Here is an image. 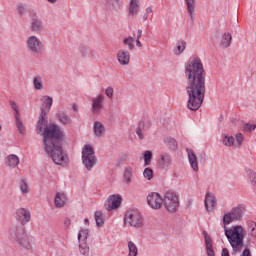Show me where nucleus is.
<instances>
[{"instance_id": "obj_1", "label": "nucleus", "mask_w": 256, "mask_h": 256, "mask_svg": "<svg viewBox=\"0 0 256 256\" xmlns=\"http://www.w3.org/2000/svg\"><path fill=\"white\" fill-rule=\"evenodd\" d=\"M184 74L187 79L186 95H188L187 107L190 111H197L205 101V68L201 58H190L184 64Z\"/></svg>"}, {"instance_id": "obj_2", "label": "nucleus", "mask_w": 256, "mask_h": 256, "mask_svg": "<svg viewBox=\"0 0 256 256\" xmlns=\"http://www.w3.org/2000/svg\"><path fill=\"white\" fill-rule=\"evenodd\" d=\"M64 135L65 132L57 124H49L42 133L45 151L56 165L67 163V154L61 147Z\"/></svg>"}, {"instance_id": "obj_3", "label": "nucleus", "mask_w": 256, "mask_h": 256, "mask_svg": "<svg viewBox=\"0 0 256 256\" xmlns=\"http://www.w3.org/2000/svg\"><path fill=\"white\" fill-rule=\"evenodd\" d=\"M224 233L233 249L232 254L235 255V253H241V250L245 247L243 244L245 239L243 226L237 225L232 228H225Z\"/></svg>"}, {"instance_id": "obj_4", "label": "nucleus", "mask_w": 256, "mask_h": 256, "mask_svg": "<svg viewBox=\"0 0 256 256\" xmlns=\"http://www.w3.org/2000/svg\"><path fill=\"white\" fill-rule=\"evenodd\" d=\"M26 47L33 57H42L45 52V45L37 36H29L26 40Z\"/></svg>"}, {"instance_id": "obj_5", "label": "nucleus", "mask_w": 256, "mask_h": 256, "mask_svg": "<svg viewBox=\"0 0 256 256\" xmlns=\"http://www.w3.org/2000/svg\"><path fill=\"white\" fill-rule=\"evenodd\" d=\"M124 223L139 229V227L144 225L145 220L143 219V214L138 209H129L125 212Z\"/></svg>"}, {"instance_id": "obj_6", "label": "nucleus", "mask_w": 256, "mask_h": 256, "mask_svg": "<svg viewBox=\"0 0 256 256\" xmlns=\"http://www.w3.org/2000/svg\"><path fill=\"white\" fill-rule=\"evenodd\" d=\"M11 237L13 241L20 245V247H23V249H31V238L29 235H27V233H25V230H23L22 228H13L11 230Z\"/></svg>"}, {"instance_id": "obj_7", "label": "nucleus", "mask_w": 256, "mask_h": 256, "mask_svg": "<svg viewBox=\"0 0 256 256\" xmlns=\"http://www.w3.org/2000/svg\"><path fill=\"white\" fill-rule=\"evenodd\" d=\"M82 163L87 171H91V169L97 165L95 150L89 144L85 145L82 149Z\"/></svg>"}, {"instance_id": "obj_8", "label": "nucleus", "mask_w": 256, "mask_h": 256, "mask_svg": "<svg viewBox=\"0 0 256 256\" xmlns=\"http://www.w3.org/2000/svg\"><path fill=\"white\" fill-rule=\"evenodd\" d=\"M162 203L169 213H176L179 209V197L171 190L164 193Z\"/></svg>"}, {"instance_id": "obj_9", "label": "nucleus", "mask_w": 256, "mask_h": 256, "mask_svg": "<svg viewBox=\"0 0 256 256\" xmlns=\"http://www.w3.org/2000/svg\"><path fill=\"white\" fill-rule=\"evenodd\" d=\"M244 213L242 206L233 207L228 213L224 214L223 225H231L234 221H241Z\"/></svg>"}, {"instance_id": "obj_10", "label": "nucleus", "mask_w": 256, "mask_h": 256, "mask_svg": "<svg viewBox=\"0 0 256 256\" xmlns=\"http://www.w3.org/2000/svg\"><path fill=\"white\" fill-rule=\"evenodd\" d=\"M87 237H89V230L82 229L78 233L79 249L81 255H89V245L87 244Z\"/></svg>"}, {"instance_id": "obj_11", "label": "nucleus", "mask_w": 256, "mask_h": 256, "mask_svg": "<svg viewBox=\"0 0 256 256\" xmlns=\"http://www.w3.org/2000/svg\"><path fill=\"white\" fill-rule=\"evenodd\" d=\"M47 127H49V119L47 117V112L42 108L36 124L37 134L41 135V133H44Z\"/></svg>"}, {"instance_id": "obj_12", "label": "nucleus", "mask_w": 256, "mask_h": 256, "mask_svg": "<svg viewBox=\"0 0 256 256\" xmlns=\"http://www.w3.org/2000/svg\"><path fill=\"white\" fill-rule=\"evenodd\" d=\"M147 203L152 209H161V206L163 205V198L159 193L153 192L148 195Z\"/></svg>"}, {"instance_id": "obj_13", "label": "nucleus", "mask_w": 256, "mask_h": 256, "mask_svg": "<svg viewBox=\"0 0 256 256\" xmlns=\"http://www.w3.org/2000/svg\"><path fill=\"white\" fill-rule=\"evenodd\" d=\"M15 218L21 225H27L31 221V212L25 208H18L15 212Z\"/></svg>"}, {"instance_id": "obj_14", "label": "nucleus", "mask_w": 256, "mask_h": 256, "mask_svg": "<svg viewBox=\"0 0 256 256\" xmlns=\"http://www.w3.org/2000/svg\"><path fill=\"white\" fill-rule=\"evenodd\" d=\"M204 205L206 208V211L213 213L215 211V207H217V197H215V194L213 192H208L205 195L204 199Z\"/></svg>"}, {"instance_id": "obj_15", "label": "nucleus", "mask_w": 256, "mask_h": 256, "mask_svg": "<svg viewBox=\"0 0 256 256\" xmlns=\"http://www.w3.org/2000/svg\"><path fill=\"white\" fill-rule=\"evenodd\" d=\"M105 102V95L99 94L96 98L92 99V113L99 115L103 109V103Z\"/></svg>"}, {"instance_id": "obj_16", "label": "nucleus", "mask_w": 256, "mask_h": 256, "mask_svg": "<svg viewBox=\"0 0 256 256\" xmlns=\"http://www.w3.org/2000/svg\"><path fill=\"white\" fill-rule=\"evenodd\" d=\"M122 198L119 195H111L107 199V203L105 204L107 211H113V209H119L121 207Z\"/></svg>"}, {"instance_id": "obj_17", "label": "nucleus", "mask_w": 256, "mask_h": 256, "mask_svg": "<svg viewBox=\"0 0 256 256\" xmlns=\"http://www.w3.org/2000/svg\"><path fill=\"white\" fill-rule=\"evenodd\" d=\"M30 17H31L30 29H32L34 33H41V31H43V21L39 19V17L37 16V13H32Z\"/></svg>"}, {"instance_id": "obj_18", "label": "nucleus", "mask_w": 256, "mask_h": 256, "mask_svg": "<svg viewBox=\"0 0 256 256\" xmlns=\"http://www.w3.org/2000/svg\"><path fill=\"white\" fill-rule=\"evenodd\" d=\"M186 152L188 155V161L190 163L191 169H193V171L195 172L199 171V161L197 160V155L195 154L193 149L187 148Z\"/></svg>"}, {"instance_id": "obj_19", "label": "nucleus", "mask_w": 256, "mask_h": 256, "mask_svg": "<svg viewBox=\"0 0 256 256\" xmlns=\"http://www.w3.org/2000/svg\"><path fill=\"white\" fill-rule=\"evenodd\" d=\"M184 3L187 7L188 17L191 21H195V11L197 9V0H184Z\"/></svg>"}, {"instance_id": "obj_20", "label": "nucleus", "mask_w": 256, "mask_h": 256, "mask_svg": "<svg viewBox=\"0 0 256 256\" xmlns=\"http://www.w3.org/2000/svg\"><path fill=\"white\" fill-rule=\"evenodd\" d=\"M117 60L120 65H127L131 61V53L127 50H119Z\"/></svg>"}, {"instance_id": "obj_21", "label": "nucleus", "mask_w": 256, "mask_h": 256, "mask_svg": "<svg viewBox=\"0 0 256 256\" xmlns=\"http://www.w3.org/2000/svg\"><path fill=\"white\" fill-rule=\"evenodd\" d=\"M203 235H204L207 256H215V251L213 250V240L211 239V236H209L207 231H204Z\"/></svg>"}, {"instance_id": "obj_22", "label": "nucleus", "mask_w": 256, "mask_h": 256, "mask_svg": "<svg viewBox=\"0 0 256 256\" xmlns=\"http://www.w3.org/2000/svg\"><path fill=\"white\" fill-rule=\"evenodd\" d=\"M173 159L169 154H162L158 160V165L161 169H169Z\"/></svg>"}, {"instance_id": "obj_23", "label": "nucleus", "mask_w": 256, "mask_h": 256, "mask_svg": "<svg viewBox=\"0 0 256 256\" xmlns=\"http://www.w3.org/2000/svg\"><path fill=\"white\" fill-rule=\"evenodd\" d=\"M231 41H233L231 33L225 32L220 37V47H222V49H229L231 47Z\"/></svg>"}, {"instance_id": "obj_24", "label": "nucleus", "mask_w": 256, "mask_h": 256, "mask_svg": "<svg viewBox=\"0 0 256 256\" xmlns=\"http://www.w3.org/2000/svg\"><path fill=\"white\" fill-rule=\"evenodd\" d=\"M67 203V195L65 193L57 192L54 198V205L58 209H61V207H65V204Z\"/></svg>"}, {"instance_id": "obj_25", "label": "nucleus", "mask_w": 256, "mask_h": 256, "mask_svg": "<svg viewBox=\"0 0 256 256\" xmlns=\"http://www.w3.org/2000/svg\"><path fill=\"white\" fill-rule=\"evenodd\" d=\"M141 7V0H130L129 13L130 15H138Z\"/></svg>"}, {"instance_id": "obj_26", "label": "nucleus", "mask_w": 256, "mask_h": 256, "mask_svg": "<svg viewBox=\"0 0 256 256\" xmlns=\"http://www.w3.org/2000/svg\"><path fill=\"white\" fill-rule=\"evenodd\" d=\"M185 49H187V42L183 39H179L176 43V47L174 48V54L181 55Z\"/></svg>"}, {"instance_id": "obj_27", "label": "nucleus", "mask_w": 256, "mask_h": 256, "mask_svg": "<svg viewBox=\"0 0 256 256\" xmlns=\"http://www.w3.org/2000/svg\"><path fill=\"white\" fill-rule=\"evenodd\" d=\"M57 118L60 121V123H62V125H66L67 127H69V125H71V123L73 122L69 115H67V113L63 111L57 114Z\"/></svg>"}, {"instance_id": "obj_28", "label": "nucleus", "mask_w": 256, "mask_h": 256, "mask_svg": "<svg viewBox=\"0 0 256 256\" xmlns=\"http://www.w3.org/2000/svg\"><path fill=\"white\" fill-rule=\"evenodd\" d=\"M106 7L109 11H119L121 2L119 0H106Z\"/></svg>"}, {"instance_id": "obj_29", "label": "nucleus", "mask_w": 256, "mask_h": 256, "mask_svg": "<svg viewBox=\"0 0 256 256\" xmlns=\"http://www.w3.org/2000/svg\"><path fill=\"white\" fill-rule=\"evenodd\" d=\"M93 130L96 137H101L105 133V126L103 123L96 121L94 122Z\"/></svg>"}, {"instance_id": "obj_30", "label": "nucleus", "mask_w": 256, "mask_h": 256, "mask_svg": "<svg viewBox=\"0 0 256 256\" xmlns=\"http://www.w3.org/2000/svg\"><path fill=\"white\" fill-rule=\"evenodd\" d=\"M15 124L17 127V131L20 133V135H25L27 133V128L25 127V124H23V120H21V116H18L15 118Z\"/></svg>"}, {"instance_id": "obj_31", "label": "nucleus", "mask_w": 256, "mask_h": 256, "mask_svg": "<svg viewBox=\"0 0 256 256\" xmlns=\"http://www.w3.org/2000/svg\"><path fill=\"white\" fill-rule=\"evenodd\" d=\"M123 45L128 47V51H133L135 49V38L128 36L122 40Z\"/></svg>"}, {"instance_id": "obj_32", "label": "nucleus", "mask_w": 256, "mask_h": 256, "mask_svg": "<svg viewBox=\"0 0 256 256\" xmlns=\"http://www.w3.org/2000/svg\"><path fill=\"white\" fill-rule=\"evenodd\" d=\"M133 177V168L128 166L125 168L124 171V183H126L127 185H131V179Z\"/></svg>"}, {"instance_id": "obj_33", "label": "nucleus", "mask_w": 256, "mask_h": 256, "mask_svg": "<svg viewBox=\"0 0 256 256\" xmlns=\"http://www.w3.org/2000/svg\"><path fill=\"white\" fill-rule=\"evenodd\" d=\"M33 85L35 91H43V78L41 76H36L33 78Z\"/></svg>"}, {"instance_id": "obj_34", "label": "nucleus", "mask_w": 256, "mask_h": 256, "mask_svg": "<svg viewBox=\"0 0 256 256\" xmlns=\"http://www.w3.org/2000/svg\"><path fill=\"white\" fill-rule=\"evenodd\" d=\"M7 165L8 167H12V169H15V167L19 165V157L14 154L9 155Z\"/></svg>"}, {"instance_id": "obj_35", "label": "nucleus", "mask_w": 256, "mask_h": 256, "mask_svg": "<svg viewBox=\"0 0 256 256\" xmlns=\"http://www.w3.org/2000/svg\"><path fill=\"white\" fill-rule=\"evenodd\" d=\"M94 217L97 227H103L105 225V217L101 211H96Z\"/></svg>"}, {"instance_id": "obj_36", "label": "nucleus", "mask_w": 256, "mask_h": 256, "mask_svg": "<svg viewBox=\"0 0 256 256\" xmlns=\"http://www.w3.org/2000/svg\"><path fill=\"white\" fill-rule=\"evenodd\" d=\"M139 255V249L137 245L133 243V241L128 242V256H137Z\"/></svg>"}, {"instance_id": "obj_37", "label": "nucleus", "mask_w": 256, "mask_h": 256, "mask_svg": "<svg viewBox=\"0 0 256 256\" xmlns=\"http://www.w3.org/2000/svg\"><path fill=\"white\" fill-rule=\"evenodd\" d=\"M164 143L167 145V147H169L172 151H175V149H177L178 144H177V140H175L172 137H167L164 139Z\"/></svg>"}, {"instance_id": "obj_38", "label": "nucleus", "mask_w": 256, "mask_h": 256, "mask_svg": "<svg viewBox=\"0 0 256 256\" xmlns=\"http://www.w3.org/2000/svg\"><path fill=\"white\" fill-rule=\"evenodd\" d=\"M143 131H145V121L140 120L136 128V135H138L140 140L144 139Z\"/></svg>"}, {"instance_id": "obj_39", "label": "nucleus", "mask_w": 256, "mask_h": 256, "mask_svg": "<svg viewBox=\"0 0 256 256\" xmlns=\"http://www.w3.org/2000/svg\"><path fill=\"white\" fill-rule=\"evenodd\" d=\"M222 143L226 147H231L233 143H235V138L233 136L224 135Z\"/></svg>"}, {"instance_id": "obj_40", "label": "nucleus", "mask_w": 256, "mask_h": 256, "mask_svg": "<svg viewBox=\"0 0 256 256\" xmlns=\"http://www.w3.org/2000/svg\"><path fill=\"white\" fill-rule=\"evenodd\" d=\"M9 104L11 106V109L14 111V119L20 117L19 105H17V103L13 100H10Z\"/></svg>"}, {"instance_id": "obj_41", "label": "nucleus", "mask_w": 256, "mask_h": 256, "mask_svg": "<svg viewBox=\"0 0 256 256\" xmlns=\"http://www.w3.org/2000/svg\"><path fill=\"white\" fill-rule=\"evenodd\" d=\"M247 177L251 185L256 187V173L253 170H247Z\"/></svg>"}, {"instance_id": "obj_42", "label": "nucleus", "mask_w": 256, "mask_h": 256, "mask_svg": "<svg viewBox=\"0 0 256 256\" xmlns=\"http://www.w3.org/2000/svg\"><path fill=\"white\" fill-rule=\"evenodd\" d=\"M144 165H149L151 163V159H153V152L151 150H147L144 152Z\"/></svg>"}, {"instance_id": "obj_43", "label": "nucleus", "mask_w": 256, "mask_h": 256, "mask_svg": "<svg viewBox=\"0 0 256 256\" xmlns=\"http://www.w3.org/2000/svg\"><path fill=\"white\" fill-rule=\"evenodd\" d=\"M19 187L22 193H29V184L24 179L20 180Z\"/></svg>"}, {"instance_id": "obj_44", "label": "nucleus", "mask_w": 256, "mask_h": 256, "mask_svg": "<svg viewBox=\"0 0 256 256\" xmlns=\"http://www.w3.org/2000/svg\"><path fill=\"white\" fill-rule=\"evenodd\" d=\"M143 175L147 179V181H151V179H153V169H151L150 167L145 168Z\"/></svg>"}, {"instance_id": "obj_45", "label": "nucleus", "mask_w": 256, "mask_h": 256, "mask_svg": "<svg viewBox=\"0 0 256 256\" xmlns=\"http://www.w3.org/2000/svg\"><path fill=\"white\" fill-rule=\"evenodd\" d=\"M151 13H153V8L151 6H149L146 8L145 13L142 16L143 21H147V19H149V15H151Z\"/></svg>"}, {"instance_id": "obj_46", "label": "nucleus", "mask_w": 256, "mask_h": 256, "mask_svg": "<svg viewBox=\"0 0 256 256\" xmlns=\"http://www.w3.org/2000/svg\"><path fill=\"white\" fill-rule=\"evenodd\" d=\"M80 53L83 57H89V48L87 46H80Z\"/></svg>"}, {"instance_id": "obj_47", "label": "nucleus", "mask_w": 256, "mask_h": 256, "mask_svg": "<svg viewBox=\"0 0 256 256\" xmlns=\"http://www.w3.org/2000/svg\"><path fill=\"white\" fill-rule=\"evenodd\" d=\"M44 103L48 109H51V107H53V98L50 96H46Z\"/></svg>"}, {"instance_id": "obj_48", "label": "nucleus", "mask_w": 256, "mask_h": 256, "mask_svg": "<svg viewBox=\"0 0 256 256\" xmlns=\"http://www.w3.org/2000/svg\"><path fill=\"white\" fill-rule=\"evenodd\" d=\"M244 129H245L246 131H255L256 125H255V124H249V123H247V124L244 125Z\"/></svg>"}, {"instance_id": "obj_49", "label": "nucleus", "mask_w": 256, "mask_h": 256, "mask_svg": "<svg viewBox=\"0 0 256 256\" xmlns=\"http://www.w3.org/2000/svg\"><path fill=\"white\" fill-rule=\"evenodd\" d=\"M105 95H107L109 99H113V88L107 87L105 90Z\"/></svg>"}, {"instance_id": "obj_50", "label": "nucleus", "mask_w": 256, "mask_h": 256, "mask_svg": "<svg viewBox=\"0 0 256 256\" xmlns=\"http://www.w3.org/2000/svg\"><path fill=\"white\" fill-rule=\"evenodd\" d=\"M243 134L239 133L238 135H236V142L238 143L239 146L243 145Z\"/></svg>"}, {"instance_id": "obj_51", "label": "nucleus", "mask_w": 256, "mask_h": 256, "mask_svg": "<svg viewBox=\"0 0 256 256\" xmlns=\"http://www.w3.org/2000/svg\"><path fill=\"white\" fill-rule=\"evenodd\" d=\"M70 225H71V219L65 218L64 219V227H65V229H69Z\"/></svg>"}, {"instance_id": "obj_52", "label": "nucleus", "mask_w": 256, "mask_h": 256, "mask_svg": "<svg viewBox=\"0 0 256 256\" xmlns=\"http://www.w3.org/2000/svg\"><path fill=\"white\" fill-rule=\"evenodd\" d=\"M241 256H251V250H250L249 248H245V249L242 251Z\"/></svg>"}, {"instance_id": "obj_53", "label": "nucleus", "mask_w": 256, "mask_h": 256, "mask_svg": "<svg viewBox=\"0 0 256 256\" xmlns=\"http://www.w3.org/2000/svg\"><path fill=\"white\" fill-rule=\"evenodd\" d=\"M121 161H127L129 159V154L127 153H122L120 156Z\"/></svg>"}, {"instance_id": "obj_54", "label": "nucleus", "mask_w": 256, "mask_h": 256, "mask_svg": "<svg viewBox=\"0 0 256 256\" xmlns=\"http://www.w3.org/2000/svg\"><path fill=\"white\" fill-rule=\"evenodd\" d=\"M221 256H231V255L229 254V249L223 248V249H222V255H221Z\"/></svg>"}, {"instance_id": "obj_55", "label": "nucleus", "mask_w": 256, "mask_h": 256, "mask_svg": "<svg viewBox=\"0 0 256 256\" xmlns=\"http://www.w3.org/2000/svg\"><path fill=\"white\" fill-rule=\"evenodd\" d=\"M18 13L19 15H23V13H25V8L23 6H18Z\"/></svg>"}, {"instance_id": "obj_56", "label": "nucleus", "mask_w": 256, "mask_h": 256, "mask_svg": "<svg viewBox=\"0 0 256 256\" xmlns=\"http://www.w3.org/2000/svg\"><path fill=\"white\" fill-rule=\"evenodd\" d=\"M142 35H143V30L138 29V31H137V38L136 39L141 40Z\"/></svg>"}, {"instance_id": "obj_57", "label": "nucleus", "mask_w": 256, "mask_h": 256, "mask_svg": "<svg viewBox=\"0 0 256 256\" xmlns=\"http://www.w3.org/2000/svg\"><path fill=\"white\" fill-rule=\"evenodd\" d=\"M136 47H139V49H141V47H143V44L141 43V40L136 39Z\"/></svg>"}, {"instance_id": "obj_58", "label": "nucleus", "mask_w": 256, "mask_h": 256, "mask_svg": "<svg viewBox=\"0 0 256 256\" xmlns=\"http://www.w3.org/2000/svg\"><path fill=\"white\" fill-rule=\"evenodd\" d=\"M59 0H47L48 3H51V5H55Z\"/></svg>"}, {"instance_id": "obj_59", "label": "nucleus", "mask_w": 256, "mask_h": 256, "mask_svg": "<svg viewBox=\"0 0 256 256\" xmlns=\"http://www.w3.org/2000/svg\"><path fill=\"white\" fill-rule=\"evenodd\" d=\"M84 223H85V225H89V218H85Z\"/></svg>"}, {"instance_id": "obj_60", "label": "nucleus", "mask_w": 256, "mask_h": 256, "mask_svg": "<svg viewBox=\"0 0 256 256\" xmlns=\"http://www.w3.org/2000/svg\"><path fill=\"white\" fill-rule=\"evenodd\" d=\"M73 109L74 111H77V106L75 104L73 105Z\"/></svg>"}, {"instance_id": "obj_61", "label": "nucleus", "mask_w": 256, "mask_h": 256, "mask_svg": "<svg viewBox=\"0 0 256 256\" xmlns=\"http://www.w3.org/2000/svg\"><path fill=\"white\" fill-rule=\"evenodd\" d=\"M0 131H1V125H0Z\"/></svg>"}]
</instances>
